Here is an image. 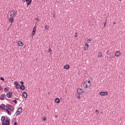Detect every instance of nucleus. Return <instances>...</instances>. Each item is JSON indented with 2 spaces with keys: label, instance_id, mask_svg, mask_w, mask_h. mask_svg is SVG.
I'll return each mask as SVG.
<instances>
[{
  "label": "nucleus",
  "instance_id": "nucleus-1",
  "mask_svg": "<svg viewBox=\"0 0 125 125\" xmlns=\"http://www.w3.org/2000/svg\"><path fill=\"white\" fill-rule=\"evenodd\" d=\"M83 86L85 88H89L91 86V82L88 80L84 81Z\"/></svg>",
  "mask_w": 125,
  "mask_h": 125
},
{
  "label": "nucleus",
  "instance_id": "nucleus-2",
  "mask_svg": "<svg viewBox=\"0 0 125 125\" xmlns=\"http://www.w3.org/2000/svg\"><path fill=\"white\" fill-rule=\"evenodd\" d=\"M9 15L10 17H12L13 18H14V17H16V16L17 15V11L15 10H11L10 12Z\"/></svg>",
  "mask_w": 125,
  "mask_h": 125
},
{
  "label": "nucleus",
  "instance_id": "nucleus-3",
  "mask_svg": "<svg viewBox=\"0 0 125 125\" xmlns=\"http://www.w3.org/2000/svg\"><path fill=\"white\" fill-rule=\"evenodd\" d=\"M9 118H6L5 120L2 122V125H9Z\"/></svg>",
  "mask_w": 125,
  "mask_h": 125
},
{
  "label": "nucleus",
  "instance_id": "nucleus-4",
  "mask_svg": "<svg viewBox=\"0 0 125 125\" xmlns=\"http://www.w3.org/2000/svg\"><path fill=\"white\" fill-rule=\"evenodd\" d=\"M22 109L21 107H19V108H18L17 111L16 112V116H19V115H20V114L22 113Z\"/></svg>",
  "mask_w": 125,
  "mask_h": 125
},
{
  "label": "nucleus",
  "instance_id": "nucleus-5",
  "mask_svg": "<svg viewBox=\"0 0 125 125\" xmlns=\"http://www.w3.org/2000/svg\"><path fill=\"white\" fill-rule=\"evenodd\" d=\"M77 92L79 95H82L83 93V90L80 88L77 89Z\"/></svg>",
  "mask_w": 125,
  "mask_h": 125
},
{
  "label": "nucleus",
  "instance_id": "nucleus-6",
  "mask_svg": "<svg viewBox=\"0 0 125 125\" xmlns=\"http://www.w3.org/2000/svg\"><path fill=\"white\" fill-rule=\"evenodd\" d=\"M36 31H37V26H35L33 27L32 32V38H33V37H34V36H35V35H36Z\"/></svg>",
  "mask_w": 125,
  "mask_h": 125
},
{
  "label": "nucleus",
  "instance_id": "nucleus-7",
  "mask_svg": "<svg viewBox=\"0 0 125 125\" xmlns=\"http://www.w3.org/2000/svg\"><path fill=\"white\" fill-rule=\"evenodd\" d=\"M99 94L101 95V96H106V95H108V92H101L99 93Z\"/></svg>",
  "mask_w": 125,
  "mask_h": 125
},
{
  "label": "nucleus",
  "instance_id": "nucleus-8",
  "mask_svg": "<svg viewBox=\"0 0 125 125\" xmlns=\"http://www.w3.org/2000/svg\"><path fill=\"white\" fill-rule=\"evenodd\" d=\"M7 107L11 112H13L14 111V108L11 105L8 104L7 105Z\"/></svg>",
  "mask_w": 125,
  "mask_h": 125
},
{
  "label": "nucleus",
  "instance_id": "nucleus-9",
  "mask_svg": "<svg viewBox=\"0 0 125 125\" xmlns=\"http://www.w3.org/2000/svg\"><path fill=\"white\" fill-rule=\"evenodd\" d=\"M89 47V45L87 43H85L84 46V50H88V47Z\"/></svg>",
  "mask_w": 125,
  "mask_h": 125
},
{
  "label": "nucleus",
  "instance_id": "nucleus-10",
  "mask_svg": "<svg viewBox=\"0 0 125 125\" xmlns=\"http://www.w3.org/2000/svg\"><path fill=\"white\" fill-rule=\"evenodd\" d=\"M12 95V92H10L7 93V97H8V98H11V96Z\"/></svg>",
  "mask_w": 125,
  "mask_h": 125
},
{
  "label": "nucleus",
  "instance_id": "nucleus-11",
  "mask_svg": "<svg viewBox=\"0 0 125 125\" xmlns=\"http://www.w3.org/2000/svg\"><path fill=\"white\" fill-rule=\"evenodd\" d=\"M120 55H121V52H120L119 51H116L115 53V56H116V57H119Z\"/></svg>",
  "mask_w": 125,
  "mask_h": 125
},
{
  "label": "nucleus",
  "instance_id": "nucleus-12",
  "mask_svg": "<svg viewBox=\"0 0 125 125\" xmlns=\"http://www.w3.org/2000/svg\"><path fill=\"white\" fill-rule=\"evenodd\" d=\"M102 55H103V54L102 52H99L98 53V57H99V58H101V57H102Z\"/></svg>",
  "mask_w": 125,
  "mask_h": 125
},
{
  "label": "nucleus",
  "instance_id": "nucleus-13",
  "mask_svg": "<svg viewBox=\"0 0 125 125\" xmlns=\"http://www.w3.org/2000/svg\"><path fill=\"white\" fill-rule=\"evenodd\" d=\"M55 102L56 103H57L58 104L60 103V99H59V98H57L55 100Z\"/></svg>",
  "mask_w": 125,
  "mask_h": 125
},
{
  "label": "nucleus",
  "instance_id": "nucleus-14",
  "mask_svg": "<svg viewBox=\"0 0 125 125\" xmlns=\"http://www.w3.org/2000/svg\"><path fill=\"white\" fill-rule=\"evenodd\" d=\"M27 3V6H29V5H30V4H31V3H32V0H27L26 1Z\"/></svg>",
  "mask_w": 125,
  "mask_h": 125
},
{
  "label": "nucleus",
  "instance_id": "nucleus-15",
  "mask_svg": "<svg viewBox=\"0 0 125 125\" xmlns=\"http://www.w3.org/2000/svg\"><path fill=\"white\" fill-rule=\"evenodd\" d=\"M18 45L19 46H23V42H22L21 41H19L18 42Z\"/></svg>",
  "mask_w": 125,
  "mask_h": 125
},
{
  "label": "nucleus",
  "instance_id": "nucleus-16",
  "mask_svg": "<svg viewBox=\"0 0 125 125\" xmlns=\"http://www.w3.org/2000/svg\"><path fill=\"white\" fill-rule=\"evenodd\" d=\"M22 95H23V97H24V98H27V97H28V95L27 94V93L24 92L23 93H22Z\"/></svg>",
  "mask_w": 125,
  "mask_h": 125
},
{
  "label": "nucleus",
  "instance_id": "nucleus-17",
  "mask_svg": "<svg viewBox=\"0 0 125 125\" xmlns=\"http://www.w3.org/2000/svg\"><path fill=\"white\" fill-rule=\"evenodd\" d=\"M6 106H5L4 104H1V109H2V110H6Z\"/></svg>",
  "mask_w": 125,
  "mask_h": 125
},
{
  "label": "nucleus",
  "instance_id": "nucleus-18",
  "mask_svg": "<svg viewBox=\"0 0 125 125\" xmlns=\"http://www.w3.org/2000/svg\"><path fill=\"white\" fill-rule=\"evenodd\" d=\"M69 68H70V66L69 65V64H66V65H64L63 67V68L65 70H67V69H69Z\"/></svg>",
  "mask_w": 125,
  "mask_h": 125
},
{
  "label": "nucleus",
  "instance_id": "nucleus-19",
  "mask_svg": "<svg viewBox=\"0 0 125 125\" xmlns=\"http://www.w3.org/2000/svg\"><path fill=\"white\" fill-rule=\"evenodd\" d=\"M14 18H12L11 17V18H10L9 19V22L10 23H13V21H14V20L13 19Z\"/></svg>",
  "mask_w": 125,
  "mask_h": 125
},
{
  "label": "nucleus",
  "instance_id": "nucleus-20",
  "mask_svg": "<svg viewBox=\"0 0 125 125\" xmlns=\"http://www.w3.org/2000/svg\"><path fill=\"white\" fill-rule=\"evenodd\" d=\"M5 111H6L8 115H9V116H11V112L9 111V110L8 109H6Z\"/></svg>",
  "mask_w": 125,
  "mask_h": 125
},
{
  "label": "nucleus",
  "instance_id": "nucleus-21",
  "mask_svg": "<svg viewBox=\"0 0 125 125\" xmlns=\"http://www.w3.org/2000/svg\"><path fill=\"white\" fill-rule=\"evenodd\" d=\"M21 89L24 90L25 89V86L24 85H21L20 86Z\"/></svg>",
  "mask_w": 125,
  "mask_h": 125
},
{
  "label": "nucleus",
  "instance_id": "nucleus-22",
  "mask_svg": "<svg viewBox=\"0 0 125 125\" xmlns=\"http://www.w3.org/2000/svg\"><path fill=\"white\" fill-rule=\"evenodd\" d=\"M90 42H91V40L90 39H88L87 40V41L85 42V43H86L87 44H88V43H90Z\"/></svg>",
  "mask_w": 125,
  "mask_h": 125
},
{
  "label": "nucleus",
  "instance_id": "nucleus-23",
  "mask_svg": "<svg viewBox=\"0 0 125 125\" xmlns=\"http://www.w3.org/2000/svg\"><path fill=\"white\" fill-rule=\"evenodd\" d=\"M56 1L58 3H62V2H63V0H56Z\"/></svg>",
  "mask_w": 125,
  "mask_h": 125
},
{
  "label": "nucleus",
  "instance_id": "nucleus-24",
  "mask_svg": "<svg viewBox=\"0 0 125 125\" xmlns=\"http://www.w3.org/2000/svg\"><path fill=\"white\" fill-rule=\"evenodd\" d=\"M45 29L46 31H47L49 29V26H48V25H46L45 26Z\"/></svg>",
  "mask_w": 125,
  "mask_h": 125
},
{
  "label": "nucleus",
  "instance_id": "nucleus-25",
  "mask_svg": "<svg viewBox=\"0 0 125 125\" xmlns=\"http://www.w3.org/2000/svg\"><path fill=\"white\" fill-rule=\"evenodd\" d=\"M5 117L4 116H2L1 118V121H2V122H4V121H5Z\"/></svg>",
  "mask_w": 125,
  "mask_h": 125
},
{
  "label": "nucleus",
  "instance_id": "nucleus-26",
  "mask_svg": "<svg viewBox=\"0 0 125 125\" xmlns=\"http://www.w3.org/2000/svg\"><path fill=\"white\" fill-rule=\"evenodd\" d=\"M8 90H9V88L8 87H6L4 88V91H5V92H7Z\"/></svg>",
  "mask_w": 125,
  "mask_h": 125
},
{
  "label": "nucleus",
  "instance_id": "nucleus-27",
  "mask_svg": "<svg viewBox=\"0 0 125 125\" xmlns=\"http://www.w3.org/2000/svg\"><path fill=\"white\" fill-rule=\"evenodd\" d=\"M15 87L16 89H19V88H20V84L15 86Z\"/></svg>",
  "mask_w": 125,
  "mask_h": 125
},
{
  "label": "nucleus",
  "instance_id": "nucleus-28",
  "mask_svg": "<svg viewBox=\"0 0 125 125\" xmlns=\"http://www.w3.org/2000/svg\"><path fill=\"white\" fill-rule=\"evenodd\" d=\"M14 84H15V86H16L17 85H19V84H18V82H17L16 81L14 82Z\"/></svg>",
  "mask_w": 125,
  "mask_h": 125
},
{
  "label": "nucleus",
  "instance_id": "nucleus-29",
  "mask_svg": "<svg viewBox=\"0 0 125 125\" xmlns=\"http://www.w3.org/2000/svg\"><path fill=\"white\" fill-rule=\"evenodd\" d=\"M95 113H96V114L97 115H98V114H99V111L98 110L96 109V110H95Z\"/></svg>",
  "mask_w": 125,
  "mask_h": 125
},
{
  "label": "nucleus",
  "instance_id": "nucleus-30",
  "mask_svg": "<svg viewBox=\"0 0 125 125\" xmlns=\"http://www.w3.org/2000/svg\"><path fill=\"white\" fill-rule=\"evenodd\" d=\"M42 120L44 122L46 120V117L45 116L43 117Z\"/></svg>",
  "mask_w": 125,
  "mask_h": 125
},
{
  "label": "nucleus",
  "instance_id": "nucleus-31",
  "mask_svg": "<svg viewBox=\"0 0 125 125\" xmlns=\"http://www.w3.org/2000/svg\"><path fill=\"white\" fill-rule=\"evenodd\" d=\"M35 20L36 21V22H39V18H36L35 19Z\"/></svg>",
  "mask_w": 125,
  "mask_h": 125
},
{
  "label": "nucleus",
  "instance_id": "nucleus-32",
  "mask_svg": "<svg viewBox=\"0 0 125 125\" xmlns=\"http://www.w3.org/2000/svg\"><path fill=\"white\" fill-rule=\"evenodd\" d=\"M77 97L78 100H80L81 99V96H80V95H78Z\"/></svg>",
  "mask_w": 125,
  "mask_h": 125
},
{
  "label": "nucleus",
  "instance_id": "nucleus-33",
  "mask_svg": "<svg viewBox=\"0 0 125 125\" xmlns=\"http://www.w3.org/2000/svg\"><path fill=\"white\" fill-rule=\"evenodd\" d=\"M1 97H5V94H2L1 95Z\"/></svg>",
  "mask_w": 125,
  "mask_h": 125
},
{
  "label": "nucleus",
  "instance_id": "nucleus-34",
  "mask_svg": "<svg viewBox=\"0 0 125 125\" xmlns=\"http://www.w3.org/2000/svg\"><path fill=\"white\" fill-rule=\"evenodd\" d=\"M0 100H4V98L3 97H0Z\"/></svg>",
  "mask_w": 125,
  "mask_h": 125
},
{
  "label": "nucleus",
  "instance_id": "nucleus-35",
  "mask_svg": "<svg viewBox=\"0 0 125 125\" xmlns=\"http://www.w3.org/2000/svg\"><path fill=\"white\" fill-rule=\"evenodd\" d=\"M76 35H75V38H78V34H77V33H75Z\"/></svg>",
  "mask_w": 125,
  "mask_h": 125
},
{
  "label": "nucleus",
  "instance_id": "nucleus-36",
  "mask_svg": "<svg viewBox=\"0 0 125 125\" xmlns=\"http://www.w3.org/2000/svg\"><path fill=\"white\" fill-rule=\"evenodd\" d=\"M13 102H14V103H15V104H17V101L16 100H14Z\"/></svg>",
  "mask_w": 125,
  "mask_h": 125
},
{
  "label": "nucleus",
  "instance_id": "nucleus-37",
  "mask_svg": "<svg viewBox=\"0 0 125 125\" xmlns=\"http://www.w3.org/2000/svg\"><path fill=\"white\" fill-rule=\"evenodd\" d=\"M18 125L17 122H15L14 123V125Z\"/></svg>",
  "mask_w": 125,
  "mask_h": 125
},
{
  "label": "nucleus",
  "instance_id": "nucleus-38",
  "mask_svg": "<svg viewBox=\"0 0 125 125\" xmlns=\"http://www.w3.org/2000/svg\"><path fill=\"white\" fill-rule=\"evenodd\" d=\"M0 80H1V81H4V79L2 77L0 78Z\"/></svg>",
  "mask_w": 125,
  "mask_h": 125
},
{
  "label": "nucleus",
  "instance_id": "nucleus-39",
  "mask_svg": "<svg viewBox=\"0 0 125 125\" xmlns=\"http://www.w3.org/2000/svg\"><path fill=\"white\" fill-rule=\"evenodd\" d=\"M107 24V22H105L104 24V27H106V24Z\"/></svg>",
  "mask_w": 125,
  "mask_h": 125
},
{
  "label": "nucleus",
  "instance_id": "nucleus-40",
  "mask_svg": "<svg viewBox=\"0 0 125 125\" xmlns=\"http://www.w3.org/2000/svg\"><path fill=\"white\" fill-rule=\"evenodd\" d=\"M21 84H24V82L23 81L21 82Z\"/></svg>",
  "mask_w": 125,
  "mask_h": 125
},
{
  "label": "nucleus",
  "instance_id": "nucleus-41",
  "mask_svg": "<svg viewBox=\"0 0 125 125\" xmlns=\"http://www.w3.org/2000/svg\"><path fill=\"white\" fill-rule=\"evenodd\" d=\"M51 51V49H50V48H49V50H48V52H50V51Z\"/></svg>",
  "mask_w": 125,
  "mask_h": 125
},
{
  "label": "nucleus",
  "instance_id": "nucleus-42",
  "mask_svg": "<svg viewBox=\"0 0 125 125\" xmlns=\"http://www.w3.org/2000/svg\"><path fill=\"white\" fill-rule=\"evenodd\" d=\"M0 90H2V87L1 86H0Z\"/></svg>",
  "mask_w": 125,
  "mask_h": 125
},
{
  "label": "nucleus",
  "instance_id": "nucleus-43",
  "mask_svg": "<svg viewBox=\"0 0 125 125\" xmlns=\"http://www.w3.org/2000/svg\"><path fill=\"white\" fill-rule=\"evenodd\" d=\"M28 0H22V1L23 2H25V1H27Z\"/></svg>",
  "mask_w": 125,
  "mask_h": 125
},
{
  "label": "nucleus",
  "instance_id": "nucleus-44",
  "mask_svg": "<svg viewBox=\"0 0 125 125\" xmlns=\"http://www.w3.org/2000/svg\"><path fill=\"white\" fill-rule=\"evenodd\" d=\"M55 118H58V115H55Z\"/></svg>",
  "mask_w": 125,
  "mask_h": 125
},
{
  "label": "nucleus",
  "instance_id": "nucleus-45",
  "mask_svg": "<svg viewBox=\"0 0 125 125\" xmlns=\"http://www.w3.org/2000/svg\"><path fill=\"white\" fill-rule=\"evenodd\" d=\"M0 109H1V105L0 104Z\"/></svg>",
  "mask_w": 125,
  "mask_h": 125
},
{
  "label": "nucleus",
  "instance_id": "nucleus-46",
  "mask_svg": "<svg viewBox=\"0 0 125 125\" xmlns=\"http://www.w3.org/2000/svg\"><path fill=\"white\" fill-rule=\"evenodd\" d=\"M90 91H87V92H89Z\"/></svg>",
  "mask_w": 125,
  "mask_h": 125
},
{
  "label": "nucleus",
  "instance_id": "nucleus-47",
  "mask_svg": "<svg viewBox=\"0 0 125 125\" xmlns=\"http://www.w3.org/2000/svg\"><path fill=\"white\" fill-rule=\"evenodd\" d=\"M113 24H116V22H113Z\"/></svg>",
  "mask_w": 125,
  "mask_h": 125
},
{
  "label": "nucleus",
  "instance_id": "nucleus-48",
  "mask_svg": "<svg viewBox=\"0 0 125 125\" xmlns=\"http://www.w3.org/2000/svg\"><path fill=\"white\" fill-rule=\"evenodd\" d=\"M120 1L122 0H119Z\"/></svg>",
  "mask_w": 125,
  "mask_h": 125
}]
</instances>
